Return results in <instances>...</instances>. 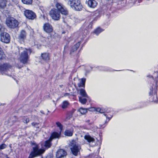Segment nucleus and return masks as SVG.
I'll use <instances>...</instances> for the list:
<instances>
[{"label":"nucleus","instance_id":"obj_43","mask_svg":"<svg viewBox=\"0 0 158 158\" xmlns=\"http://www.w3.org/2000/svg\"><path fill=\"white\" fill-rule=\"evenodd\" d=\"M69 94V93H66L64 94V96H68Z\"/></svg>","mask_w":158,"mask_h":158},{"label":"nucleus","instance_id":"obj_22","mask_svg":"<svg viewBox=\"0 0 158 158\" xmlns=\"http://www.w3.org/2000/svg\"><path fill=\"white\" fill-rule=\"evenodd\" d=\"M41 57L42 59L45 61H48L49 60V54L47 53H43L42 54Z\"/></svg>","mask_w":158,"mask_h":158},{"label":"nucleus","instance_id":"obj_42","mask_svg":"<svg viewBox=\"0 0 158 158\" xmlns=\"http://www.w3.org/2000/svg\"><path fill=\"white\" fill-rule=\"evenodd\" d=\"M104 71H110V70H109L108 68H105V69L104 70Z\"/></svg>","mask_w":158,"mask_h":158},{"label":"nucleus","instance_id":"obj_51","mask_svg":"<svg viewBox=\"0 0 158 158\" xmlns=\"http://www.w3.org/2000/svg\"><path fill=\"white\" fill-rule=\"evenodd\" d=\"M65 33V32H63V33Z\"/></svg>","mask_w":158,"mask_h":158},{"label":"nucleus","instance_id":"obj_29","mask_svg":"<svg viewBox=\"0 0 158 158\" xmlns=\"http://www.w3.org/2000/svg\"><path fill=\"white\" fill-rule=\"evenodd\" d=\"M5 57V55L3 52L2 49L0 47V60L4 59Z\"/></svg>","mask_w":158,"mask_h":158},{"label":"nucleus","instance_id":"obj_44","mask_svg":"<svg viewBox=\"0 0 158 158\" xmlns=\"http://www.w3.org/2000/svg\"><path fill=\"white\" fill-rule=\"evenodd\" d=\"M53 102H54L55 106L56 105V103L55 102V101L54 100L53 101Z\"/></svg>","mask_w":158,"mask_h":158},{"label":"nucleus","instance_id":"obj_10","mask_svg":"<svg viewBox=\"0 0 158 158\" xmlns=\"http://www.w3.org/2000/svg\"><path fill=\"white\" fill-rule=\"evenodd\" d=\"M147 77H149L151 80V82L150 84V86H153L154 87L155 86H156L157 87V82L158 81V72H155L154 73L153 75H148Z\"/></svg>","mask_w":158,"mask_h":158},{"label":"nucleus","instance_id":"obj_53","mask_svg":"<svg viewBox=\"0 0 158 158\" xmlns=\"http://www.w3.org/2000/svg\"><path fill=\"white\" fill-rule=\"evenodd\" d=\"M106 127V126H104V127Z\"/></svg>","mask_w":158,"mask_h":158},{"label":"nucleus","instance_id":"obj_32","mask_svg":"<svg viewBox=\"0 0 158 158\" xmlns=\"http://www.w3.org/2000/svg\"><path fill=\"white\" fill-rule=\"evenodd\" d=\"M33 0H22L23 3L27 5H31L32 2Z\"/></svg>","mask_w":158,"mask_h":158},{"label":"nucleus","instance_id":"obj_33","mask_svg":"<svg viewBox=\"0 0 158 158\" xmlns=\"http://www.w3.org/2000/svg\"><path fill=\"white\" fill-rule=\"evenodd\" d=\"M56 124L57 127H59L60 130V131L61 132L63 129V126L60 123L58 122H56Z\"/></svg>","mask_w":158,"mask_h":158},{"label":"nucleus","instance_id":"obj_41","mask_svg":"<svg viewBox=\"0 0 158 158\" xmlns=\"http://www.w3.org/2000/svg\"><path fill=\"white\" fill-rule=\"evenodd\" d=\"M68 48V46L67 45H65L64 47V52H65L66 49Z\"/></svg>","mask_w":158,"mask_h":158},{"label":"nucleus","instance_id":"obj_12","mask_svg":"<svg viewBox=\"0 0 158 158\" xmlns=\"http://www.w3.org/2000/svg\"><path fill=\"white\" fill-rule=\"evenodd\" d=\"M23 11L24 15L27 18L31 19H33L35 18V14L32 11L29 10H25Z\"/></svg>","mask_w":158,"mask_h":158},{"label":"nucleus","instance_id":"obj_19","mask_svg":"<svg viewBox=\"0 0 158 158\" xmlns=\"http://www.w3.org/2000/svg\"><path fill=\"white\" fill-rule=\"evenodd\" d=\"M80 42H79L72 48V49L70 51L71 54H72V52L77 50V49L79 48L80 45Z\"/></svg>","mask_w":158,"mask_h":158},{"label":"nucleus","instance_id":"obj_45","mask_svg":"<svg viewBox=\"0 0 158 158\" xmlns=\"http://www.w3.org/2000/svg\"><path fill=\"white\" fill-rule=\"evenodd\" d=\"M85 34L82 35V39H83L85 38Z\"/></svg>","mask_w":158,"mask_h":158},{"label":"nucleus","instance_id":"obj_38","mask_svg":"<svg viewBox=\"0 0 158 158\" xmlns=\"http://www.w3.org/2000/svg\"><path fill=\"white\" fill-rule=\"evenodd\" d=\"M17 7L19 8V9L22 11V10H25L23 7H22V6H20L19 5H17Z\"/></svg>","mask_w":158,"mask_h":158},{"label":"nucleus","instance_id":"obj_23","mask_svg":"<svg viewBox=\"0 0 158 158\" xmlns=\"http://www.w3.org/2000/svg\"><path fill=\"white\" fill-rule=\"evenodd\" d=\"M104 114V116L106 117V120L105 122V123H107L108 122H109L112 117V114H109L108 112L107 111L106 113Z\"/></svg>","mask_w":158,"mask_h":158},{"label":"nucleus","instance_id":"obj_21","mask_svg":"<svg viewBox=\"0 0 158 158\" xmlns=\"http://www.w3.org/2000/svg\"><path fill=\"white\" fill-rule=\"evenodd\" d=\"M84 138L89 143L93 142L94 141V139L89 135H85Z\"/></svg>","mask_w":158,"mask_h":158},{"label":"nucleus","instance_id":"obj_52","mask_svg":"<svg viewBox=\"0 0 158 158\" xmlns=\"http://www.w3.org/2000/svg\"><path fill=\"white\" fill-rule=\"evenodd\" d=\"M106 127V126H104V127Z\"/></svg>","mask_w":158,"mask_h":158},{"label":"nucleus","instance_id":"obj_46","mask_svg":"<svg viewBox=\"0 0 158 158\" xmlns=\"http://www.w3.org/2000/svg\"><path fill=\"white\" fill-rule=\"evenodd\" d=\"M89 71H86V73H89Z\"/></svg>","mask_w":158,"mask_h":158},{"label":"nucleus","instance_id":"obj_54","mask_svg":"<svg viewBox=\"0 0 158 158\" xmlns=\"http://www.w3.org/2000/svg\"><path fill=\"white\" fill-rule=\"evenodd\" d=\"M106 127V126H104V127Z\"/></svg>","mask_w":158,"mask_h":158},{"label":"nucleus","instance_id":"obj_4","mask_svg":"<svg viewBox=\"0 0 158 158\" xmlns=\"http://www.w3.org/2000/svg\"><path fill=\"white\" fill-rule=\"evenodd\" d=\"M67 4L73 9L78 11L82 10L83 6L80 0H67Z\"/></svg>","mask_w":158,"mask_h":158},{"label":"nucleus","instance_id":"obj_3","mask_svg":"<svg viewBox=\"0 0 158 158\" xmlns=\"http://www.w3.org/2000/svg\"><path fill=\"white\" fill-rule=\"evenodd\" d=\"M32 52L31 49L25 48L20 55L19 60L23 64L27 63L29 61V56Z\"/></svg>","mask_w":158,"mask_h":158},{"label":"nucleus","instance_id":"obj_27","mask_svg":"<svg viewBox=\"0 0 158 158\" xmlns=\"http://www.w3.org/2000/svg\"><path fill=\"white\" fill-rule=\"evenodd\" d=\"M6 0H0V7L4 8L6 6Z\"/></svg>","mask_w":158,"mask_h":158},{"label":"nucleus","instance_id":"obj_6","mask_svg":"<svg viewBox=\"0 0 158 158\" xmlns=\"http://www.w3.org/2000/svg\"><path fill=\"white\" fill-rule=\"evenodd\" d=\"M44 30L46 33H50V36L52 38L56 39L57 34L53 32V28L52 26L48 23L44 24L43 26Z\"/></svg>","mask_w":158,"mask_h":158},{"label":"nucleus","instance_id":"obj_9","mask_svg":"<svg viewBox=\"0 0 158 158\" xmlns=\"http://www.w3.org/2000/svg\"><path fill=\"white\" fill-rule=\"evenodd\" d=\"M6 24L9 27L11 28H15L18 26L19 23L17 20L14 18L10 17L7 18Z\"/></svg>","mask_w":158,"mask_h":158},{"label":"nucleus","instance_id":"obj_2","mask_svg":"<svg viewBox=\"0 0 158 158\" xmlns=\"http://www.w3.org/2000/svg\"><path fill=\"white\" fill-rule=\"evenodd\" d=\"M30 144L32 150L28 158H34L41 156L44 152L45 150L44 148H40L39 145L35 142L31 141Z\"/></svg>","mask_w":158,"mask_h":158},{"label":"nucleus","instance_id":"obj_39","mask_svg":"<svg viewBox=\"0 0 158 158\" xmlns=\"http://www.w3.org/2000/svg\"><path fill=\"white\" fill-rule=\"evenodd\" d=\"M3 29L4 28H3L2 25H1V24H0V33L3 31Z\"/></svg>","mask_w":158,"mask_h":158},{"label":"nucleus","instance_id":"obj_28","mask_svg":"<svg viewBox=\"0 0 158 158\" xmlns=\"http://www.w3.org/2000/svg\"><path fill=\"white\" fill-rule=\"evenodd\" d=\"M104 30L100 27H98L94 31V33L97 35H98L99 33L103 31Z\"/></svg>","mask_w":158,"mask_h":158},{"label":"nucleus","instance_id":"obj_36","mask_svg":"<svg viewBox=\"0 0 158 158\" xmlns=\"http://www.w3.org/2000/svg\"><path fill=\"white\" fill-rule=\"evenodd\" d=\"M73 39V36H70V37H68L67 38H65V40L68 42L71 41Z\"/></svg>","mask_w":158,"mask_h":158},{"label":"nucleus","instance_id":"obj_37","mask_svg":"<svg viewBox=\"0 0 158 158\" xmlns=\"http://www.w3.org/2000/svg\"><path fill=\"white\" fill-rule=\"evenodd\" d=\"M31 124L32 126L35 127H39L38 126V124L37 123L33 122Z\"/></svg>","mask_w":158,"mask_h":158},{"label":"nucleus","instance_id":"obj_11","mask_svg":"<svg viewBox=\"0 0 158 158\" xmlns=\"http://www.w3.org/2000/svg\"><path fill=\"white\" fill-rule=\"evenodd\" d=\"M0 40L6 44L9 43L10 40V36L9 34L6 32L1 33L0 34Z\"/></svg>","mask_w":158,"mask_h":158},{"label":"nucleus","instance_id":"obj_47","mask_svg":"<svg viewBox=\"0 0 158 158\" xmlns=\"http://www.w3.org/2000/svg\"><path fill=\"white\" fill-rule=\"evenodd\" d=\"M60 87H62V86H63V85H60Z\"/></svg>","mask_w":158,"mask_h":158},{"label":"nucleus","instance_id":"obj_7","mask_svg":"<svg viewBox=\"0 0 158 158\" xmlns=\"http://www.w3.org/2000/svg\"><path fill=\"white\" fill-rule=\"evenodd\" d=\"M69 144L70 146V149L73 154L75 156H77L81 149L80 145L74 140H72Z\"/></svg>","mask_w":158,"mask_h":158},{"label":"nucleus","instance_id":"obj_18","mask_svg":"<svg viewBox=\"0 0 158 158\" xmlns=\"http://www.w3.org/2000/svg\"><path fill=\"white\" fill-rule=\"evenodd\" d=\"M86 80V79L85 78H81L80 82L78 84V86L79 87H85Z\"/></svg>","mask_w":158,"mask_h":158},{"label":"nucleus","instance_id":"obj_49","mask_svg":"<svg viewBox=\"0 0 158 158\" xmlns=\"http://www.w3.org/2000/svg\"><path fill=\"white\" fill-rule=\"evenodd\" d=\"M81 37V36H80V38H81V39H82V38Z\"/></svg>","mask_w":158,"mask_h":158},{"label":"nucleus","instance_id":"obj_34","mask_svg":"<svg viewBox=\"0 0 158 158\" xmlns=\"http://www.w3.org/2000/svg\"><path fill=\"white\" fill-rule=\"evenodd\" d=\"M23 122L26 123H27L29 121V118L27 117H24L23 118Z\"/></svg>","mask_w":158,"mask_h":158},{"label":"nucleus","instance_id":"obj_40","mask_svg":"<svg viewBox=\"0 0 158 158\" xmlns=\"http://www.w3.org/2000/svg\"><path fill=\"white\" fill-rule=\"evenodd\" d=\"M92 24H93L92 23V22H90L89 23V24L88 25V28H89V29L91 28H92Z\"/></svg>","mask_w":158,"mask_h":158},{"label":"nucleus","instance_id":"obj_31","mask_svg":"<svg viewBox=\"0 0 158 158\" xmlns=\"http://www.w3.org/2000/svg\"><path fill=\"white\" fill-rule=\"evenodd\" d=\"M79 101L81 103L83 104H84L86 103L87 100L85 98L81 97H79Z\"/></svg>","mask_w":158,"mask_h":158},{"label":"nucleus","instance_id":"obj_17","mask_svg":"<svg viewBox=\"0 0 158 158\" xmlns=\"http://www.w3.org/2000/svg\"><path fill=\"white\" fill-rule=\"evenodd\" d=\"M52 141V140H50V139L49 138L48 140H47L45 142L44 147H45V148H40L39 145V144H38L39 145V148H44L45 150L46 149H47L48 148H50V147L51 146V141ZM37 144H38V143H37Z\"/></svg>","mask_w":158,"mask_h":158},{"label":"nucleus","instance_id":"obj_16","mask_svg":"<svg viewBox=\"0 0 158 158\" xmlns=\"http://www.w3.org/2000/svg\"><path fill=\"white\" fill-rule=\"evenodd\" d=\"M26 36V31L23 30H22L18 36V39L22 41L25 39Z\"/></svg>","mask_w":158,"mask_h":158},{"label":"nucleus","instance_id":"obj_5","mask_svg":"<svg viewBox=\"0 0 158 158\" xmlns=\"http://www.w3.org/2000/svg\"><path fill=\"white\" fill-rule=\"evenodd\" d=\"M157 87H156V85L154 87H153V86H150L149 93L150 102L154 103L158 102L157 95Z\"/></svg>","mask_w":158,"mask_h":158},{"label":"nucleus","instance_id":"obj_14","mask_svg":"<svg viewBox=\"0 0 158 158\" xmlns=\"http://www.w3.org/2000/svg\"><path fill=\"white\" fill-rule=\"evenodd\" d=\"M87 3L88 6L92 8H95L98 4L97 2L95 0H88Z\"/></svg>","mask_w":158,"mask_h":158},{"label":"nucleus","instance_id":"obj_25","mask_svg":"<svg viewBox=\"0 0 158 158\" xmlns=\"http://www.w3.org/2000/svg\"><path fill=\"white\" fill-rule=\"evenodd\" d=\"M97 112H99L101 113H106L107 111V110L106 109H104L103 108H98L96 109L95 110Z\"/></svg>","mask_w":158,"mask_h":158},{"label":"nucleus","instance_id":"obj_20","mask_svg":"<svg viewBox=\"0 0 158 158\" xmlns=\"http://www.w3.org/2000/svg\"><path fill=\"white\" fill-rule=\"evenodd\" d=\"M73 128H71L69 130H66L64 132V135L66 136H71L73 135Z\"/></svg>","mask_w":158,"mask_h":158},{"label":"nucleus","instance_id":"obj_24","mask_svg":"<svg viewBox=\"0 0 158 158\" xmlns=\"http://www.w3.org/2000/svg\"><path fill=\"white\" fill-rule=\"evenodd\" d=\"M69 105V103L68 101H64L61 104V107L62 109H66L67 108Z\"/></svg>","mask_w":158,"mask_h":158},{"label":"nucleus","instance_id":"obj_30","mask_svg":"<svg viewBox=\"0 0 158 158\" xmlns=\"http://www.w3.org/2000/svg\"><path fill=\"white\" fill-rule=\"evenodd\" d=\"M78 111L81 113V114H84L87 112V109L84 108H81L78 110Z\"/></svg>","mask_w":158,"mask_h":158},{"label":"nucleus","instance_id":"obj_26","mask_svg":"<svg viewBox=\"0 0 158 158\" xmlns=\"http://www.w3.org/2000/svg\"><path fill=\"white\" fill-rule=\"evenodd\" d=\"M80 94L83 97L87 98L88 97L84 89H80Z\"/></svg>","mask_w":158,"mask_h":158},{"label":"nucleus","instance_id":"obj_50","mask_svg":"<svg viewBox=\"0 0 158 158\" xmlns=\"http://www.w3.org/2000/svg\"><path fill=\"white\" fill-rule=\"evenodd\" d=\"M100 125L101 126V127H102V125L101 126V125Z\"/></svg>","mask_w":158,"mask_h":158},{"label":"nucleus","instance_id":"obj_1","mask_svg":"<svg viewBox=\"0 0 158 158\" xmlns=\"http://www.w3.org/2000/svg\"><path fill=\"white\" fill-rule=\"evenodd\" d=\"M57 9H52L50 12V15L52 18L55 20H58L60 17V13L66 15L68 14V11L66 9L62 4L57 3L56 5Z\"/></svg>","mask_w":158,"mask_h":158},{"label":"nucleus","instance_id":"obj_15","mask_svg":"<svg viewBox=\"0 0 158 158\" xmlns=\"http://www.w3.org/2000/svg\"><path fill=\"white\" fill-rule=\"evenodd\" d=\"M61 135V132H53L51 133L50 137V140H52L54 139H58L59 138Z\"/></svg>","mask_w":158,"mask_h":158},{"label":"nucleus","instance_id":"obj_8","mask_svg":"<svg viewBox=\"0 0 158 158\" xmlns=\"http://www.w3.org/2000/svg\"><path fill=\"white\" fill-rule=\"evenodd\" d=\"M11 66L7 63L1 64L0 65V72L1 73L2 75L11 76L10 69H11Z\"/></svg>","mask_w":158,"mask_h":158},{"label":"nucleus","instance_id":"obj_35","mask_svg":"<svg viewBox=\"0 0 158 158\" xmlns=\"http://www.w3.org/2000/svg\"><path fill=\"white\" fill-rule=\"evenodd\" d=\"M6 147V145L5 143L2 144L0 145V149H3L5 148Z\"/></svg>","mask_w":158,"mask_h":158},{"label":"nucleus","instance_id":"obj_13","mask_svg":"<svg viewBox=\"0 0 158 158\" xmlns=\"http://www.w3.org/2000/svg\"><path fill=\"white\" fill-rule=\"evenodd\" d=\"M67 155V152L65 150L60 149L56 152V156L57 158H64Z\"/></svg>","mask_w":158,"mask_h":158},{"label":"nucleus","instance_id":"obj_48","mask_svg":"<svg viewBox=\"0 0 158 158\" xmlns=\"http://www.w3.org/2000/svg\"><path fill=\"white\" fill-rule=\"evenodd\" d=\"M40 112L42 113H43V111H40Z\"/></svg>","mask_w":158,"mask_h":158}]
</instances>
